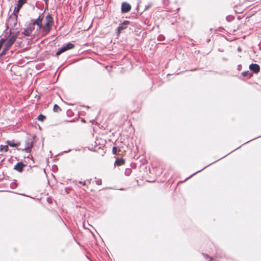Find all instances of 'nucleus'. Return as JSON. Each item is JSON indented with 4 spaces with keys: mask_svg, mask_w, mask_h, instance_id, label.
Returning <instances> with one entry per match:
<instances>
[{
    "mask_svg": "<svg viewBox=\"0 0 261 261\" xmlns=\"http://www.w3.org/2000/svg\"><path fill=\"white\" fill-rule=\"evenodd\" d=\"M249 69L255 73H257L260 71V67L256 64H251L249 65Z\"/></svg>",
    "mask_w": 261,
    "mask_h": 261,
    "instance_id": "10",
    "label": "nucleus"
},
{
    "mask_svg": "<svg viewBox=\"0 0 261 261\" xmlns=\"http://www.w3.org/2000/svg\"><path fill=\"white\" fill-rule=\"evenodd\" d=\"M17 37V34L10 36L7 39L6 42L5 43L4 47L3 50L0 53V56H3L5 55L7 51H8L12 45L14 43Z\"/></svg>",
    "mask_w": 261,
    "mask_h": 261,
    "instance_id": "1",
    "label": "nucleus"
},
{
    "mask_svg": "<svg viewBox=\"0 0 261 261\" xmlns=\"http://www.w3.org/2000/svg\"><path fill=\"white\" fill-rule=\"evenodd\" d=\"M205 168V167H204V168H203L202 169H201V170H199V171H197L196 172H195V173H193L192 175H190L189 177H188V178H186V179L190 178L191 177H192L193 175H194V174H196L197 173H198V172H199L201 171V170H203V169H204Z\"/></svg>",
    "mask_w": 261,
    "mask_h": 261,
    "instance_id": "24",
    "label": "nucleus"
},
{
    "mask_svg": "<svg viewBox=\"0 0 261 261\" xmlns=\"http://www.w3.org/2000/svg\"><path fill=\"white\" fill-rule=\"evenodd\" d=\"M43 17L41 15H39V17L36 19H32L31 22L34 24L36 25L38 24L39 23H41L43 20Z\"/></svg>",
    "mask_w": 261,
    "mask_h": 261,
    "instance_id": "13",
    "label": "nucleus"
},
{
    "mask_svg": "<svg viewBox=\"0 0 261 261\" xmlns=\"http://www.w3.org/2000/svg\"><path fill=\"white\" fill-rule=\"evenodd\" d=\"M129 24V21L127 20L124 21L122 23H120L117 28L118 35L119 34L122 30L126 29Z\"/></svg>",
    "mask_w": 261,
    "mask_h": 261,
    "instance_id": "7",
    "label": "nucleus"
},
{
    "mask_svg": "<svg viewBox=\"0 0 261 261\" xmlns=\"http://www.w3.org/2000/svg\"><path fill=\"white\" fill-rule=\"evenodd\" d=\"M43 1L45 2V4H46V5H47V4L48 1V0H43Z\"/></svg>",
    "mask_w": 261,
    "mask_h": 261,
    "instance_id": "30",
    "label": "nucleus"
},
{
    "mask_svg": "<svg viewBox=\"0 0 261 261\" xmlns=\"http://www.w3.org/2000/svg\"><path fill=\"white\" fill-rule=\"evenodd\" d=\"M45 118H46V117L44 115H42V114L39 115L37 117V119L39 121H43Z\"/></svg>",
    "mask_w": 261,
    "mask_h": 261,
    "instance_id": "18",
    "label": "nucleus"
},
{
    "mask_svg": "<svg viewBox=\"0 0 261 261\" xmlns=\"http://www.w3.org/2000/svg\"><path fill=\"white\" fill-rule=\"evenodd\" d=\"M202 254H203V256H204V257H205L206 258H210L211 260H212V259H213L211 257H210L209 256V255H208L206 254H204V253H203Z\"/></svg>",
    "mask_w": 261,
    "mask_h": 261,
    "instance_id": "26",
    "label": "nucleus"
},
{
    "mask_svg": "<svg viewBox=\"0 0 261 261\" xmlns=\"http://www.w3.org/2000/svg\"><path fill=\"white\" fill-rule=\"evenodd\" d=\"M113 154H116L118 151V149L117 147L114 146L112 149Z\"/></svg>",
    "mask_w": 261,
    "mask_h": 261,
    "instance_id": "20",
    "label": "nucleus"
},
{
    "mask_svg": "<svg viewBox=\"0 0 261 261\" xmlns=\"http://www.w3.org/2000/svg\"><path fill=\"white\" fill-rule=\"evenodd\" d=\"M212 163H211L212 164ZM209 165H211V164H209V165H207V166H209Z\"/></svg>",
    "mask_w": 261,
    "mask_h": 261,
    "instance_id": "32",
    "label": "nucleus"
},
{
    "mask_svg": "<svg viewBox=\"0 0 261 261\" xmlns=\"http://www.w3.org/2000/svg\"><path fill=\"white\" fill-rule=\"evenodd\" d=\"M242 74L243 76H248V77H250L252 76V74L249 71H244L242 73Z\"/></svg>",
    "mask_w": 261,
    "mask_h": 261,
    "instance_id": "16",
    "label": "nucleus"
},
{
    "mask_svg": "<svg viewBox=\"0 0 261 261\" xmlns=\"http://www.w3.org/2000/svg\"><path fill=\"white\" fill-rule=\"evenodd\" d=\"M27 0H18V2L21 3L22 4H25Z\"/></svg>",
    "mask_w": 261,
    "mask_h": 261,
    "instance_id": "27",
    "label": "nucleus"
},
{
    "mask_svg": "<svg viewBox=\"0 0 261 261\" xmlns=\"http://www.w3.org/2000/svg\"><path fill=\"white\" fill-rule=\"evenodd\" d=\"M9 147L8 145H1L0 146V151H4L7 152L8 150Z\"/></svg>",
    "mask_w": 261,
    "mask_h": 261,
    "instance_id": "15",
    "label": "nucleus"
},
{
    "mask_svg": "<svg viewBox=\"0 0 261 261\" xmlns=\"http://www.w3.org/2000/svg\"><path fill=\"white\" fill-rule=\"evenodd\" d=\"M212 163H211L212 164ZM209 165H211V164H209V165H207V166H209Z\"/></svg>",
    "mask_w": 261,
    "mask_h": 261,
    "instance_id": "33",
    "label": "nucleus"
},
{
    "mask_svg": "<svg viewBox=\"0 0 261 261\" xmlns=\"http://www.w3.org/2000/svg\"><path fill=\"white\" fill-rule=\"evenodd\" d=\"M151 3H149L148 5H145V10H146L148 9L149 8H150L152 6Z\"/></svg>",
    "mask_w": 261,
    "mask_h": 261,
    "instance_id": "23",
    "label": "nucleus"
},
{
    "mask_svg": "<svg viewBox=\"0 0 261 261\" xmlns=\"http://www.w3.org/2000/svg\"><path fill=\"white\" fill-rule=\"evenodd\" d=\"M79 183L82 184V185L83 186H86V181H79Z\"/></svg>",
    "mask_w": 261,
    "mask_h": 261,
    "instance_id": "28",
    "label": "nucleus"
},
{
    "mask_svg": "<svg viewBox=\"0 0 261 261\" xmlns=\"http://www.w3.org/2000/svg\"><path fill=\"white\" fill-rule=\"evenodd\" d=\"M17 22V15L12 14L9 18L7 23L11 29H14Z\"/></svg>",
    "mask_w": 261,
    "mask_h": 261,
    "instance_id": "5",
    "label": "nucleus"
},
{
    "mask_svg": "<svg viewBox=\"0 0 261 261\" xmlns=\"http://www.w3.org/2000/svg\"><path fill=\"white\" fill-rule=\"evenodd\" d=\"M53 110L54 112H59L61 111L60 107L57 104H55L54 106Z\"/></svg>",
    "mask_w": 261,
    "mask_h": 261,
    "instance_id": "17",
    "label": "nucleus"
},
{
    "mask_svg": "<svg viewBox=\"0 0 261 261\" xmlns=\"http://www.w3.org/2000/svg\"><path fill=\"white\" fill-rule=\"evenodd\" d=\"M45 24L43 26V33L46 34L51 29L54 23L53 18L48 14L45 17Z\"/></svg>",
    "mask_w": 261,
    "mask_h": 261,
    "instance_id": "2",
    "label": "nucleus"
},
{
    "mask_svg": "<svg viewBox=\"0 0 261 261\" xmlns=\"http://www.w3.org/2000/svg\"><path fill=\"white\" fill-rule=\"evenodd\" d=\"M36 25L38 26V29L39 30L42 29V32H43V26L44 25H42V22L41 23H39L38 24H37Z\"/></svg>",
    "mask_w": 261,
    "mask_h": 261,
    "instance_id": "21",
    "label": "nucleus"
},
{
    "mask_svg": "<svg viewBox=\"0 0 261 261\" xmlns=\"http://www.w3.org/2000/svg\"><path fill=\"white\" fill-rule=\"evenodd\" d=\"M33 139L31 138H28L25 140V146L24 148L21 149L22 150H25L27 152H30L31 149L33 146ZM19 150V149H18ZM20 149H21L20 148Z\"/></svg>",
    "mask_w": 261,
    "mask_h": 261,
    "instance_id": "4",
    "label": "nucleus"
},
{
    "mask_svg": "<svg viewBox=\"0 0 261 261\" xmlns=\"http://www.w3.org/2000/svg\"><path fill=\"white\" fill-rule=\"evenodd\" d=\"M26 166V165L23 164L22 162H18L14 167V169L21 172L23 170V168Z\"/></svg>",
    "mask_w": 261,
    "mask_h": 261,
    "instance_id": "9",
    "label": "nucleus"
},
{
    "mask_svg": "<svg viewBox=\"0 0 261 261\" xmlns=\"http://www.w3.org/2000/svg\"><path fill=\"white\" fill-rule=\"evenodd\" d=\"M131 6L130 5L126 2H123L121 5V12L123 13H127L130 10Z\"/></svg>",
    "mask_w": 261,
    "mask_h": 261,
    "instance_id": "8",
    "label": "nucleus"
},
{
    "mask_svg": "<svg viewBox=\"0 0 261 261\" xmlns=\"http://www.w3.org/2000/svg\"><path fill=\"white\" fill-rule=\"evenodd\" d=\"M74 47V45L70 42L65 44L61 48L58 49V50L56 53V55L59 56L67 50L73 48Z\"/></svg>",
    "mask_w": 261,
    "mask_h": 261,
    "instance_id": "3",
    "label": "nucleus"
},
{
    "mask_svg": "<svg viewBox=\"0 0 261 261\" xmlns=\"http://www.w3.org/2000/svg\"><path fill=\"white\" fill-rule=\"evenodd\" d=\"M7 143L11 147L18 146L20 144L19 142H16L14 140H8Z\"/></svg>",
    "mask_w": 261,
    "mask_h": 261,
    "instance_id": "12",
    "label": "nucleus"
},
{
    "mask_svg": "<svg viewBox=\"0 0 261 261\" xmlns=\"http://www.w3.org/2000/svg\"><path fill=\"white\" fill-rule=\"evenodd\" d=\"M23 5V4H21V3L17 2V7L15 8L13 13L17 15Z\"/></svg>",
    "mask_w": 261,
    "mask_h": 261,
    "instance_id": "11",
    "label": "nucleus"
},
{
    "mask_svg": "<svg viewBox=\"0 0 261 261\" xmlns=\"http://www.w3.org/2000/svg\"><path fill=\"white\" fill-rule=\"evenodd\" d=\"M96 184L98 185H101V179H98V180H96Z\"/></svg>",
    "mask_w": 261,
    "mask_h": 261,
    "instance_id": "25",
    "label": "nucleus"
},
{
    "mask_svg": "<svg viewBox=\"0 0 261 261\" xmlns=\"http://www.w3.org/2000/svg\"><path fill=\"white\" fill-rule=\"evenodd\" d=\"M130 169H129V170H128V171H126V172H125V174H126V175H129V173H130Z\"/></svg>",
    "mask_w": 261,
    "mask_h": 261,
    "instance_id": "29",
    "label": "nucleus"
},
{
    "mask_svg": "<svg viewBox=\"0 0 261 261\" xmlns=\"http://www.w3.org/2000/svg\"><path fill=\"white\" fill-rule=\"evenodd\" d=\"M124 162H125L124 160L122 158H120V159H117L115 161V164L118 166H120V165H123L124 164Z\"/></svg>",
    "mask_w": 261,
    "mask_h": 261,
    "instance_id": "14",
    "label": "nucleus"
},
{
    "mask_svg": "<svg viewBox=\"0 0 261 261\" xmlns=\"http://www.w3.org/2000/svg\"><path fill=\"white\" fill-rule=\"evenodd\" d=\"M5 38H2L0 40V49L1 48L3 44L5 43Z\"/></svg>",
    "mask_w": 261,
    "mask_h": 261,
    "instance_id": "22",
    "label": "nucleus"
},
{
    "mask_svg": "<svg viewBox=\"0 0 261 261\" xmlns=\"http://www.w3.org/2000/svg\"><path fill=\"white\" fill-rule=\"evenodd\" d=\"M165 37L163 35H160L158 37V40L159 41H163L165 40Z\"/></svg>",
    "mask_w": 261,
    "mask_h": 261,
    "instance_id": "19",
    "label": "nucleus"
},
{
    "mask_svg": "<svg viewBox=\"0 0 261 261\" xmlns=\"http://www.w3.org/2000/svg\"><path fill=\"white\" fill-rule=\"evenodd\" d=\"M70 151V150H68V151H65L64 152H69Z\"/></svg>",
    "mask_w": 261,
    "mask_h": 261,
    "instance_id": "31",
    "label": "nucleus"
},
{
    "mask_svg": "<svg viewBox=\"0 0 261 261\" xmlns=\"http://www.w3.org/2000/svg\"><path fill=\"white\" fill-rule=\"evenodd\" d=\"M35 25L31 21L28 25L26 28L24 29L22 34L25 36H29L32 33L33 31L35 29Z\"/></svg>",
    "mask_w": 261,
    "mask_h": 261,
    "instance_id": "6",
    "label": "nucleus"
}]
</instances>
